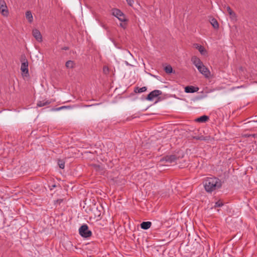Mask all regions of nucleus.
I'll return each instance as SVG.
<instances>
[{"mask_svg": "<svg viewBox=\"0 0 257 257\" xmlns=\"http://www.w3.org/2000/svg\"><path fill=\"white\" fill-rule=\"evenodd\" d=\"M203 183L205 191L208 193H211L222 186L221 180L214 177L205 178Z\"/></svg>", "mask_w": 257, "mask_h": 257, "instance_id": "nucleus-1", "label": "nucleus"}, {"mask_svg": "<svg viewBox=\"0 0 257 257\" xmlns=\"http://www.w3.org/2000/svg\"><path fill=\"white\" fill-rule=\"evenodd\" d=\"M22 64L21 66V70L22 72L23 76L28 77L29 75L28 69V61L25 56L21 58Z\"/></svg>", "mask_w": 257, "mask_h": 257, "instance_id": "nucleus-2", "label": "nucleus"}, {"mask_svg": "<svg viewBox=\"0 0 257 257\" xmlns=\"http://www.w3.org/2000/svg\"><path fill=\"white\" fill-rule=\"evenodd\" d=\"M80 235L85 238H87L92 235V232L89 230L87 224H83L79 229Z\"/></svg>", "mask_w": 257, "mask_h": 257, "instance_id": "nucleus-3", "label": "nucleus"}, {"mask_svg": "<svg viewBox=\"0 0 257 257\" xmlns=\"http://www.w3.org/2000/svg\"><path fill=\"white\" fill-rule=\"evenodd\" d=\"M112 14L121 22H127L128 21V20L126 18L125 15L119 9H112Z\"/></svg>", "mask_w": 257, "mask_h": 257, "instance_id": "nucleus-4", "label": "nucleus"}, {"mask_svg": "<svg viewBox=\"0 0 257 257\" xmlns=\"http://www.w3.org/2000/svg\"><path fill=\"white\" fill-rule=\"evenodd\" d=\"M162 91L159 90H155L151 92L146 97V99L152 101L155 98L162 94Z\"/></svg>", "mask_w": 257, "mask_h": 257, "instance_id": "nucleus-5", "label": "nucleus"}, {"mask_svg": "<svg viewBox=\"0 0 257 257\" xmlns=\"http://www.w3.org/2000/svg\"><path fill=\"white\" fill-rule=\"evenodd\" d=\"M178 159V157L175 155H167L162 158L160 161L172 163L175 162Z\"/></svg>", "mask_w": 257, "mask_h": 257, "instance_id": "nucleus-6", "label": "nucleus"}, {"mask_svg": "<svg viewBox=\"0 0 257 257\" xmlns=\"http://www.w3.org/2000/svg\"><path fill=\"white\" fill-rule=\"evenodd\" d=\"M0 11L4 16H7L9 14L6 3L4 0H0Z\"/></svg>", "mask_w": 257, "mask_h": 257, "instance_id": "nucleus-7", "label": "nucleus"}, {"mask_svg": "<svg viewBox=\"0 0 257 257\" xmlns=\"http://www.w3.org/2000/svg\"><path fill=\"white\" fill-rule=\"evenodd\" d=\"M198 71L206 77H208L210 75V71L203 64L197 68Z\"/></svg>", "mask_w": 257, "mask_h": 257, "instance_id": "nucleus-8", "label": "nucleus"}, {"mask_svg": "<svg viewBox=\"0 0 257 257\" xmlns=\"http://www.w3.org/2000/svg\"><path fill=\"white\" fill-rule=\"evenodd\" d=\"M191 61L192 63L197 67L199 68L200 66L203 64L202 62L197 57L194 56L191 58Z\"/></svg>", "mask_w": 257, "mask_h": 257, "instance_id": "nucleus-9", "label": "nucleus"}, {"mask_svg": "<svg viewBox=\"0 0 257 257\" xmlns=\"http://www.w3.org/2000/svg\"><path fill=\"white\" fill-rule=\"evenodd\" d=\"M33 36L37 41L40 42L42 41V37L40 32L37 29H34L32 32Z\"/></svg>", "mask_w": 257, "mask_h": 257, "instance_id": "nucleus-10", "label": "nucleus"}, {"mask_svg": "<svg viewBox=\"0 0 257 257\" xmlns=\"http://www.w3.org/2000/svg\"><path fill=\"white\" fill-rule=\"evenodd\" d=\"M193 46L199 51L201 55H205L206 54V50L203 46L197 43L194 44Z\"/></svg>", "mask_w": 257, "mask_h": 257, "instance_id": "nucleus-11", "label": "nucleus"}, {"mask_svg": "<svg viewBox=\"0 0 257 257\" xmlns=\"http://www.w3.org/2000/svg\"><path fill=\"white\" fill-rule=\"evenodd\" d=\"M199 88L193 86H187L185 87V92L186 93H194L198 91Z\"/></svg>", "mask_w": 257, "mask_h": 257, "instance_id": "nucleus-12", "label": "nucleus"}, {"mask_svg": "<svg viewBox=\"0 0 257 257\" xmlns=\"http://www.w3.org/2000/svg\"><path fill=\"white\" fill-rule=\"evenodd\" d=\"M226 10L231 19H235L236 18V15L235 13L232 10L229 6H227L226 7Z\"/></svg>", "mask_w": 257, "mask_h": 257, "instance_id": "nucleus-13", "label": "nucleus"}, {"mask_svg": "<svg viewBox=\"0 0 257 257\" xmlns=\"http://www.w3.org/2000/svg\"><path fill=\"white\" fill-rule=\"evenodd\" d=\"M152 223L150 221L143 222L141 224V227L143 229H148L151 226Z\"/></svg>", "mask_w": 257, "mask_h": 257, "instance_id": "nucleus-14", "label": "nucleus"}, {"mask_svg": "<svg viewBox=\"0 0 257 257\" xmlns=\"http://www.w3.org/2000/svg\"><path fill=\"white\" fill-rule=\"evenodd\" d=\"M209 119V117L207 115H202L196 119L195 121L199 122H205Z\"/></svg>", "mask_w": 257, "mask_h": 257, "instance_id": "nucleus-15", "label": "nucleus"}, {"mask_svg": "<svg viewBox=\"0 0 257 257\" xmlns=\"http://www.w3.org/2000/svg\"><path fill=\"white\" fill-rule=\"evenodd\" d=\"M26 18L29 23H32L33 22V18L31 11H28L26 12Z\"/></svg>", "mask_w": 257, "mask_h": 257, "instance_id": "nucleus-16", "label": "nucleus"}, {"mask_svg": "<svg viewBox=\"0 0 257 257\" xmlns=\"http://www.w3.org/2000/svg\"><path fill=\"white\" fill-rule=\"evenodd\" d=\"M210 23L214 29H218L219 24H218V22L217 21V20L215 19L212 18L210 21Z\"/></svg>", "mask_w": 257, "mask_h": 257, "instance_id": "nucleus-17", "label": "nucleus"}, {"mask_svg": "<svg viewBox=\"0 0 257 257\" xmlns=\"http://www.w3.org/2000/svg\"><path fill=\"white\" fill-rule=\"evenodd\" d=\"M147 88L146 86H144L142 88L137 87L135 88L134 92L135 93H142L147 90Z\"/></svg>", "mask_w": 257, "mask_h": 257, "instance_id": "nucleus-18", "label": "nucleus"}, {"mask_svg": "<svg viewBox=\"0 0 257 257\" xmlns=\"http://www.w3.org/2000/svg\"><path fill=\"white\" fill-rule=\"evenodd\" d=\"M50 103V101H48V100H46V101H39L37 103V106L38 107H42V106H44L45 105H48Z\"/></svg>", "mask_w": 257, "mask_h": 257, "instance_id": "nucleus-19", "label": "nucleus"}, {"mask_svg": "<svg viewBox=\"0 0 257 257\" xmlns=\"http://www.w3.org/2000/svg\"><path fill=\"white\" fill-rule=\"evenodd\" d=\"M74 61L69 60L66 62L65 66L67 68H73L74 67Z\"/></svg>", "mask_w": 257, "mask_h": 257, "instance_id": "nucleus-20", "label": "nucleus"}, {"mask_svg": "<svg viewBox=\"0 0 257 257\" xmlns=\"http://www.w3.org/2000/svg\"><path fill=\"white\" fill-rule=\"evenodd\" d=\"M58 165L61 169H64L65 168V162L62 160H58Z\"/></svg>", "mask_w": 257, "mask_h": 257, "instance_id": "nucleus-21", "label": "nucleus"}, {"mask_svg": "<svg viewBox=\"0 0 257 257\" xmlns=\"http://www.w3.org/2000/svg\"><path fill=\"white\" fill-rule=\"evenodd\" d=\"M165 72L167 73L170 74L172 72L173 69L171 65H168L164 68Z\"/></svg>", "mask_w": 257, "mask_h": 257, "instance_id": "nucleus-22", "label": "nucleus"}, {"mask_svg": "<svg viewBox=\"0 0 257 257\" xmlns=\"http://www.w3.org/2000/svg\"><path fill=\"white\" fill-rule=\"evenodd\" d=\"M223 205V203L221 200H219L217 202H215V205L214 206V208L220 207Z\"/></svg>", "mask_w": 257, "mask_h": 257, "instance_id": "nucleus-23", "label": "nucleus"}, {"mask_svg": "<svg viewBox=\"0 0 257 257\" xmlns=\"http://www.w3.org/2000/svg\"><path fill=\"white\" fill-rule=\"evenodd\" d=\"M194 139L196 140H206V137H204L203 136H195L193 137Z\"/></svg>", "mask_w": 257, "mask_h": 257, "instance_id": "nucleus-24", "label": "nucleus"}, {"mask_svg": "<svg viewBox=\"0 0 257 257\" xmlns=\"http://www.w3.org/2000/svg\"><path fill=\"white\" fill-rule=\"evenodd\" d=\"M65 108H66V106H61L60 107H57V108H52L51 110L52 111H58V110H60L61 109H63Z\"/></svg>", "mask_w": 257, "mask_h": 257, "instance_id": "nucleus-25", "label": "nucleus"}, {"mask_svg": "<svg viewBox=\"0 0 257 257\" xmlns=\"http://www.w3.org/2000/svg\"><path fill=\"white\" fill-rule=\"evenodd\" d=\"M103 73L105 74H108L109 72V68L107 66H104L103 68Z\"/></svg>", "mask_w": 257, "mask_h": 257, "instance_id": "nucleus-26", "label": "nucleus"}, {"mask_svg": "<svg viewBox=\"0 0 257 257\" xmlns=\"http://www.w3.org/2000/svg\"><path fill=\"white\" fill-rule=\"evenodd\" d=\"M127 4L130 6H133V4L134 3V0H126Z\"/></svg>", "mask_w": 257, "mask_h": 257, "instance_id": "nucleus-27", "label": "nucleus"}, {"mask_svg": "<svg viewBox=\"0 0 257 257\" xmlns=\"http://www.w3.org/2000/svg\"><path fill=\"white\" fill-rule=\"evenodd\" d=\"M119 26L123 29H125L126 27V23H125V22L121 23L119 24Z\"/></svg>", "mask_w": 257, "mask_h": 257, "instance_id": "nucleus-28", "label": "nucleus"}, {"mask_svg": "<svg viewBox=\"0 0 257 257\" xmlns=\"http://www.w3.org/2000/svg\"><path fill=\"white\" fill-rule=\"evenodd\" d=\"M62 49L65 50H68V47H65L63 48Z\"/></svg>", "mask_w": 257, "mask_h": 257, "instance_id": "nucleus-29", "label": "nucleus"}, {"mask_svg": "<svg viewBox=\"0 0 257 257\" xmlns=\"http://www.w3.org/2000/svg\"><path fill=\"white\" fill-rule=\"evenodd\" d=\"M253 137H257V135L254 134V135H253Z\"/></svg>", "mask_w": 257, "mask_h": 257, "instance_id": "nucleus-30", "label": "nucleus"}, {"mask_svg": "<svg viewBox=\"0 0 257 257\" xmlns=\"http://www.w3.org/2000/svg\"><path fill=\"white\" fill-rule=\"evenodd\" d=\"M96 167H97L98 168H100V166H96Z\"/></svg>", "mask_w": 257, "mask_h": 257, "instance_id": "nucleus-31", "label": "nucleus"}]
</instances>
